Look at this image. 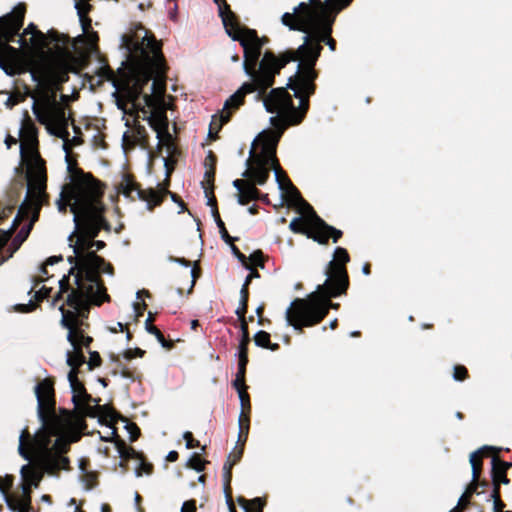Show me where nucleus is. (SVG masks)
<instances>
[{
	"mask_svg": "<svg viewBox=\"0 0 512 512\" xmlns=\"http://www.w3.org/2000/svg\"><path fill=\"white\" fill-rule=\"evenodd\" d=\"M38 402L37 414L41 427L35 434H31L25 427L19 436V455L31 461L33 456L41 460L42 468L51 475L60 470H68L70 461L64 456L70 450V441L63 436L75 418L74 412L60 408L56 412L54 381L45 378L35 386Z\"/></svg>",
	"mask_w": 512,
	"mask_h": 512,
	"instance_id": "1",
	"label": "nucleus"
},
{
	"mask_svg": "<svg viewBox=\"0 0 512 512\" xmlns=\"http://www.w3.org/2000/svg\"><path fill=\"white\" fill-rule=\"evenodd\" d=\"M141 41L124 36L128 49L135 54L129 79L118 88L127 100L136 106L142 97L149 108H155L166 90L168 66L162 52V43L153 33L141 27Z\"/></svg>",
	"mask_w": 512,
	"mask_h": 512,
	"instance_id": "2",
	"label": "nucleus"
},
{
	"mask_svg": "<svg viewBox=\"0 0 512 512\" xmlns=\"http://www.w3.org/2000/svg\"><path fill=\"white\" fill-rule=\"evenodd\" d=\"M335 20H328L317 28H311L303 37L304 42L297 49H293L295 62H298L297 71L289 77L287 88L294 92V97L300 101L299 116L295 123H302L310 108V97L316 92V80L319 72L316 63L325 43L331 51L336 50V40L331 36L332 25Z\"/></svg>",
	"mask_w": 512,
	"mask_h": 512,
	"instance_id": "3",
	"label": "nucleus"
},
{
	"mask_svg": "<svg viewBox=\"0 0 512 512\" xmlns=\"http://www.w3.org/2000/svg\"><path fill=\"white\" fill-rule=\"evenodd\" d=\"M265 79L256 78L244 82L241 87L232 94L224 103L223 111L220 115V125L218 129L228 123L234 111L238 110L245 103L247 94L256 93V100L262 101L267 112L277 114L270 118L272 126L280 133H283L290 126H297L296 117L299 116L300 104L294 105L292 96L287 91V87L272 88Z\"/></svg>",
	"mask_w": 512,
	"mask_h": 512,
	"instance_id": "4",
	"label": "nucleus"
},
{
	"mask_svg": "<svg viewBox=\"0 0 512 512\" xmlns=\"http://www.w3.org/2000/svg\"><path fill=\"white\" fill-rule=\"evenodd\" d=\"M222 23L226 33L234 41H238L244 50L243 69L250 79L261 78L268 85L275 84V77L290 62H295L293 49H287L278 55L271 50L262 54L261 43L257 31L241 27L235 13L223 16Z\"/></svg>",
	"mask_w": 512,
	"mask_h": 512,
	"instance_id": "5",
	"label": "nucleus"
},
{
	"mask_svg": "<svg viewBox=\"0 0 512 512\" xmlns=\"http://www.w3.org/2000/svg\"><path fill=\"white\" fill-rule=\"evenodd\" d=\"M68 171L71 174L70 183L63 186L56 204L61 213H66L69 206L74 222L78 223L86 217V212L90 214L104 204L105 187L91 173L77 167L76 163H68Z\"/></svg>",
	"mask_w": 512,
	"mask_h": 512,
	"instance_id": "6",
	"label": "nucleus"
},
{
	"mask_svg": "<svg viewBox=\"0 0 512 512\" xmlns=\"http://www.w3.org/2000/svg\"><path fill=\"white\" fill-rule=\"evenodd\" d=\"M105 211L106 207L103 204L90 214L86 212V217L75 223L76 231L70 235L69 241L72 242L73 238L77 237L75 244H70V246L75 254L81 253V259L85 266H93L100 273L113 275L112 264L92 250L94 238L99 235L100 231H111V224L104 216Z\"/></svg>",
	"mask_w": 512,
	"mask_h": 512,
	"instance_id": "7",
	"label": "nucleus"
},
{
	"mask_svg": "<svg viewBox=\"0 0 512 512\" xmlns=\"http://www.w3.org/2000/svg\"><path fill=\"white\" fill-rule=\"evenodd\" d=\"M272 132H263L255 140L261 145V151L255 153L252 149L250 151L251 157L246 161L247 169L242 173L243 177H253L254 181L259 185H264L270 176V170L275 173L276 181L280 190L285 189V178H289L286 172L280 166L279 160L276 156V149L281 137Z\"/></svg>",
	"mask_w": 512,
	"mask_h": 512,
	"instance_id": "8",
	"label": "nucleus"
},
{
	"mask_svg": "<svg viewBox=\"0 0 512 512\" xmlns=\"http://www.w3.org/2000/svg\"><path fill=\"white\" fill-rule=\"evenodd\" d=\"M25 14L26 4L19 3L12 12L0 17V68L8 76H16L32 70L18 59L19 49L10 45L19 35Z\"/></svg>",
	"mask_w": 512,
	"mask_h": 512,
	"instance_id": "9",
	"label": "nucleus"
},
{
	"mask_svg": "<svg viewBox=\"0 0 512 512\" xmlns=\"http://www.w3.org/2000/svg\"><path fill=\"white\" fill-rule=\"evenodd\" d=\"M328 293L314 291L306 298L294 299L286 310V321L295 330L312 327L323 321L330 309H338L339 304L333 303Z\"/></svg>",
	"mask_w": 512,
	"mask_h": 512,
	"instance_id": "10",
	"label": "nucleus"
},
{
	"mask_svg": "<svg viewBox=\"0 0 512 512\" xmlns=\"http://www.w3.org/2000/svg\"><path fill=\"white\" fill-rule=\"evenodd\" d=\"M340 11L332 0H309L308 3L301 2L292 13H284L281 22L290 30L307 33L328 20H335Z\"/></svg>",
	"mask_w": 512,
	"mask_h": 512,
	"instance_id": "11",
	"label": "nucleus"
},
{
	"mask_svg": "<svg viewBox=\"0 0 512 512\" xmlns=\"http://www.w3.org/2000/svg\"><path fill=\"white\" fill-rule=\"evenodd\" d=\"M304 211L308 214L307 218L295 217L290 222L289 228L293 233L305 235L321 245L328 244L330 238L337 243L343 236L341 230L327 224L310 204H306Z\"/></svg>",
	"mask_w": 512,
	"mask_h": 512,
	"instance_id": "12",
	"label": "nucleus"
},
{
	"mask_svg": "<svg viewBox=\"0 0 512 512\" xmlns=\"http://www.w3.org/2000/svg\"><path fill=\"white\" fill-rule=\"evenodd\" d=\"M46 169L44 162L41 159V164L38 165L33 171L28 173V191L27 195L18 209V213L13 220L12 230L17 229L23 220L31 216L35 212L37 205L42 206L48 201L46 189Z\"/></svg>",
	"mask_w": 512,
	"mask_h": 512,
	"instance_id": "13",
	"label": "nucleus"
},
{
	"mask_svg": "<svg viewBox=\"0 0 512 512\" xmlns=\"http://www.w3.org/2000/svg\"><path fill=\"white\" fill-rule=\"evenodd\" d=\"M110 300L104 281L101 280L99 283H84V285L76 286V289L68 294L66 305L76 310L78 319L83 321L88 318L91 305L100 306Z\"/></svg>",
	"mask_w": 512,
	"mask_h": 512,
	"instance_id": "14",
	"label": "nucleus"
},
{
	"mask_svg": "<svg viewBox=\"0 0 512 512\" xmlns=\"http://www.w3.org/2000/svg\"><path fill=\"white\" fill-rule=\"evenodd\" d=\"M29 96L34 99L32 111L37 121L40 124L46 125L51 134L63 139H67L69 132L67 131L66 127H63L62 129H54L49 124L52 117V111L57 104V96L39 84H37V88L34 92H29Z\"/></svg>",
	"mask_w": 512,
	"mask_h": 512,
	"instance_id": "15",
	"label": "nucleus"
},
{
	"mask_svg": "<svg viewBox=\"0 0 512 512\" xmlns=\"http://www.w3.org/2000/svg\"><path fill=\"white\" fill-rule=\"evenodd\" d=\"M48 35L50 40L54 42L56 54L69 72L78 74L88 66L89 54L74 55L69 51L70 37L68 35L59 33L55 29H50Z\"/></svg>",
	"mask_w": 512,
	"mask_h": 512,
	"instance_id": "16",
	"label": "nucleus"
},
{
	"mask_svg": "<svg viewBox=\"0 0 512 512\" xmlns=\"http://www.w3.org/2000/svg\"><path fill=\"white\" fill-rule=\"evenodd\" d=\"M68 380L73 393L72 402L76 408H80L81 405H84L88 415L93 417L95 416L93 412L94 408L90 406V403L94 402L96 404L95 409H97L98 412L105 414L112 422L117 421L115 410L107 405H99L100 399H95L88 394L84 383L79 380L78 375H75L74 372H69Z\"/></svg>",
	"mask_w": 512,
	"mask_h": 512,
	"instance_id": "17",
	"label": "nucleus"
},
{
	"mask_svg": "<svg viewBox=\"0 0 512 512\" xmlns=\"http://www.w3.org/2000/svg\"><path fill=\"white\" fill-rule=\"evenodd\" d=\"M326 280L322 285H318L317 290L322 293H328V298H336L347 293L350 285L347 268H334L327 266L325 269Z\"/></svg>",
	"mask_w": 512,
	"mask_h": 512,
	"instance_id": "18",
	"label": "nucleus"
},
{
	"mask_svg": "<svg viewBox=\"0 0 512 512\" xmlns=\"http://www.w3.org/2000/svg\"><path fill=\"white\" fill-rule=\"evenodd\" d=\"M119 192L132 200L138 198L145 201L150 211L161 205L160 196L158 193L154 192V188L146 190L141 189L140 184L137 183L130 174L123 175V179L119 185Z\"/></svg>",
	"mask_w": 512,
	"mask_h": 512,
	"instance_id": "19",
	"label": "nucleus"
},
{
	"mask_svg": "<svg viewBox=\"0 0 512 512\" xmlns=\"http://www.w3.org/2000/svg\"><path fill=\"white\" fill-rule=\"evenodd\" d=\"M81 253L69 256L68 262L72 265L69 274H75V285H84V283H99L103 280L101 273L93 266H85L81 259Z\"/></svg>",
	"mask_w": 512,
	"mask_h": 512,
	"instance_id": "20",
	"label": "nucleus"
},
{
	"mask_svg": "<svg viewBox=\"0 0 512 512\" xmlns=\"http://www.w3.org/2000/svg\"><path fill=\"white\" fill-rule=\"evenodd\" d=\"M244 179H236L233 186L238 190V203L247 205L250 201L257 200L260 197V190L256 187L259 185L253 177H245Z\"/></svg>",
	"mask_w": 512,
	"mask_h": 512,
	"instance_id": "21",
	"label": "nucleus"
},
{
	"mask_svg": "<svg viewBox=\"0 0 512 512\" xmlns=\"http://www.w3.org/2000/svg\"><path fill=\"white\" fill-rule=\"evenodd\" d=\"M501 450V448L485 445L470 454L469 462L472 467V480L474 482H479L483 470V458L491 456L492 453H500Z\"/></svg>",
	"mask_w": 512,
	"mask_h": 512,
	"instance_id": "22",
	"label": "nucleus"
},
{
	"mask_svg": "<svg viewBox=\"0 0 512 512\" xmlns=\"http://www.w3.org/2000/svg\"><path fill=\"white\" fill-rule=\"evenodd\" d=\"M59 310L62 314L61 325L68 329L67 340L69 342H73L75 333H80V328L84 325V322L81 319H78L76 310L72 311L65 309V304H62L59 307Z\"/></svg>",
	"mask_w": 512,
	"mask_h": 512,
	"instance_id": "23",
	"label": "nucleus"
},
{
	"mask_svg": "<svg viewBox=\"0 0 512 512\" xmlns=\"http://www.w3.org/2000/svg\"><path fill=\"white\" fill-rule=\"evenodd\" d=\"M30 74L34 82L44 87L46 90L53 92L54 95L57 96V92L62 91V85L57 84L58 82L48 75L47 72H42V68L39 65L32 68Z\"/></svg>",
	"mask_w": 512,
	"mask_h": 512,
	"instance_id": "24",
	"label": "nucleus"
},
{
	"mask_svg": "<svg viewBox=\"0 0 512 512\" xmlns=\"http://www.w3.org/2000/svg\"><path fill=\"white\" fill-rule=\"evenodd\" d=\"M150 127L157 133V138H161L168 132V118L165 110H155L147 117Z\"/></svg>",
	"mask_w": 512,
	"mask_h": 512,
	"instance_id": "25",
	"label": "nucleus"
},
{
	"mask_svg": "<svg viewBox=\"0 0 512 512\" xmlns=\"http://www.w3.org/2000/svg\"><path fill=\"white\" fill-rule=\"evenodd\" d=\"M42 68V72H47L53 79L63 86L69 80V71L66 66L58 59L54 64H38Z\"/></svg>",
	"mask_w": 512,
	"mask_h": 512,
	"instance_id": "26",
	"label": "nucleus"
},
{
	"mask_svg": "<svg viewBox=\"0 0 512 512\" xmlns=\"http://www.w3.org/2000/svg\"><path fill=\"white\" fill-rule=\"evenodd\" d=\"M286 187L285 189H281L283 193H285V198L287 205L289 207H301L306 209V204H309L305 201L300 193V191L295 187L290 178H285Z\"/></svg>",
	"mask_w": 512,
	"mask_h": 512,
	"instance_id": "27",
	"label": "nucleus"
},
{
	"mask_svg": "<svg viewBox=\"0 0 512 512\" xmlns=\"http://www.w3.org/2000/svg\"><path fill=\"white\" fill-rule=\"evenodd\" d=\"M121 457L123 458H133V459H139L140 465L136 469L137 476H141L143 473L147 475H151L154 470V466L152 463H149L145 460L144 456L142 454H139L135 449L132 447H126L124 445V450H120Z\"/></svg>",
	"mask_w": 512,
	"mask_h": 512,
	"instance_id": "28",
	"label": "nucleus"
},
{
	"mask_svg": "<svg viewBox=\"0 0 512 512\" xmlns=\"http://www.w3.org/2000/svg\"><path fill=\"white\" fill-rule=\"evenodd\" d=\"M70 344L73 346V351L67 353V364L71 368L69 372H74L75 375H78L80 367L86 363V357L80 345L75 344L74 340Z\"/></svg>",
	"mask_w": 512,
	"mask_h": 512,
	"instance_id": "29",
	"label": "nucleus"
},
{
	"mask_svg": "<svg viewBox=\"0 0 512 512\" xmlns=\"http://www.w3.org/2000/svg\"><path fill=\"white\" fill-rule=\"evenodd\" d=\"M223 480H224V493L227 502V506L230 512L236 510L233 497H232V488H231V480H232V472H231V464H224L223 466Z\"/></svg>",
	"mask_w": 512,
	"mask_h": 512,
	"instance_id": "30",
	"label": "nucleus"
},
{
	"mask_svg": "<svg viewBox=\"0 0 512 512\" xmlns=\"http://www.w3.org/2000/svg\"><path fill=\"white\" fill-rule=\"evenodd\" d=\"M75 8L77 10L83 32H88L92 27V20L88 16L89 12L93 8L92 5L86 2L76 1Z\"/></svg>",
	"mask_w": 512,
	"mask_h": 512,
	"instance_id": "31",
	"label": "nucleus"
},
{
	"mask_svg": "<svg viewBox=\"0 0 512 512\" xmlns=\"http://www.w3.org/2000/svg\"><path fill=\"white\" fill-rule=\"evenodd\" d=\"M22 483H29L30 486L38 487L42 479V473L34 466L26 464L21 468Z\"/></svg>",
	"mask_w": 512,
	"mask_h": 512,
	"instance_id": "32",
	"label": "nucleus"
},
{
	"mask_svg": "<svg viewBox=\"0 0 512 512\" xmlns=\"http://www.w3.org/2000/svg\"><path fill=\"white\" fill-rule=\"evenodd\" d=\"M153 315L151 312L148 314V318L145 321V329L148 333L154 335L158 342L162 345V347L166 349H172L174 344L172 341H167L163 335V333L155 326L153 325Z\"/></svg>",
	"mask_w": 512,
	"mask_h": 512,
	"instance_id": "33",
	"label": "nucleus"
},
{
	"mask_svg": "<svg viewBox=\"0 0 512 512\" xmlns=\"http://www.w3.org/2000/svg\"><path fill=\"white\" fill-rule=\"evenodd\" d=\"M21 131L23 132L25 139L28 140L30 143L37 142L38 130L34 122L32 121L31 117L29 116L28 112H25V116L22 121Z\"/></svg>",
	"mask_w": 512,
	"mask_h": 512,
	"instance_id": "34",
	"label": "nucleus"
},
{
	"mask_svg": "<svg viewBox=\"0 0 512 512\" xmlns=\"http://www.w3.org/2000/svg\"><path fill=\"white\" fill-rule=\"evenodd\" d=\"M350 261L348 251L343 247H337L334 251L333 260L329 261L327 266L334 268H347L346 265Z\"/></svg>",
	"mask_w": 512,
	"mask_h": 512,
	"instance_id": "35",
	"label": "nucleus"
},
{
	"mask_svg": "<svg viewBox=\"0 0 512 512\" xmlns=\"http://www.w3.org/2000/svg\"><path fill=\"white\" fill-rule=\"evenodd\" d=\"M254 342L256 346L269 349L271 351H277L280 348L278 343L271 342L270 334L264 330H260L254 335Z\"/></svg>",
	"mask_w": 512,
	"mask_h": 512,
	"instance_id": "36",
	"label": "nucleus"
},
{
	"mask_svg": "<svg viewBox=\"0 0 512 512\" xmlns=\"http://www.w3.org/2000/svg\"><path fill=\"white\" fill-rule=\"evenodd\" d=\"M166 148L169 158L175 159L176 156L180 154V150L177 145L174 143V140L170 133H166L165 136L159 138L158 142V150H161L162 147Z\"/></svg>",
	"mask_w": 512,
	"mask_h": 512,
	"instance_id": "37",
	"label": "nucleus"
},
{
	"mask_svg": "<svg viewBox=\"0 0 512 512\" xmlns=\"http://www.w3.org/2000/svg\"><path fill=\"white\" fill-rule=\"evenodd\" d=\"M39 216H40V205H37L35 208V212L31 216L29 224L20 229V231L14 238V242H18L20 245L27 239V237L29 236V234L33 228L34 223L38 221Z\"/></svg>",
	"mask_w": 512,
	"mask_h": 512,
	"instance_id": "38",
	"label": "nucleus"
},
{
	"mask_svg": "<svg viewBox=\"0 0 512 512\" xmlns=\"http://www.w3.org/2000/svg\"><path fill=\"white\" fill-rule=\"evenodd\" d=\"M478 488H479V482H474V480H472L471 483L467 486L463 495L460 497L456 509H459V511L466 509L470 504L471 497L475 493H478L477 492Z\"/></svg>",
	"mask_w": 512,
	"mask_h": 512,
	"instance_id": "39",
	"label": "nucleus"
},
{
	"mask_svg": "<svg viewBox=\"0 0 512 512\" xmlns=\"http://www.w3.org/2000/svg\"><path fill=\"white\" fill-rule=\"evenodd\" d=\"M21 489V496L12 495L11 498L19 505H23L26 508H32V486H30L29 483H22Z\"/></svg>",
	"mask_w": 512,
	"mask_h": 512,
	"instance_id": "40",
	"label": "nucleus"
},
{
	"mask_svg": "<svg viewBox=\"0 0 512 512\" xmlns=\"http://www.w3.org/2000/svg\"><path fill=\"white\" fill-rule=\"evenodd\" d=\"M213 217L215 219V222L219 228V232L221 234V238L225 243H232L238 240L237 237H232L229 235L224 222L222 221L218 208L213 209Z\"/></svg>",
	"mask_w": 512,
	"mask_h": 512,
	"instance_id": "41",
	"label": "nucleus"
},
{
	"mask_svg": "<svg viewBox=\"0 0 512 512\" xmlns=\"http://www.w3.org/2000/svg\"><path fill=\"white\" fill-rule=\"evenodd\" d=\"M492 482L496 481L501 484H509L510 479L507 477V471L492 462L491 469Z\"/></svg>",
	"mask_w": 512,
	"mask_h": 512,
	"instance_id": "42",
	"label": "nucleus"
},
{
	"mask_svg": "<svg viewBox=\"0 0 512 512\" xmlns=\"http://www.w3.org/2000/svg\"><path fill=\"white\" fill-rule=\"evenodd\" d=\"M134 134L137 138L138 144L142 148H148L149 147V135L146 130V128L140 124L135 125L134 127Z\"/></svg>",
	"mask_w": 512,
	"mask_h": 512,
	"instance_id": "43",
	"label": "nucleus"
},
{
	"mask_svg": "<svg viewBox=\"0 0 512 512\" xmlns=\"http://www.w3.org/2000/svg\"><path fill=\"white\" fill-rule=\"evenodd\" d=\"M14 476L11 474H6L4 477L0 476V492L4 495L5 502L7 503V496H12L9 494V490L12 488L14 484Z\"/></svg>",
	"mask_w": 512,
	"mask_h": 512,
	"instance_id": "44",
	"label": "nucleus"
},
{
	"mask_svg": "<svg viewBox=\"0 0 512 512\" xmlns=\"http://www.w3.org/2000/svg\"><path fill=\"white\" fill-rule=\"evenodd\" d=\"M110 360L116 364L117 368L120 369V374L123 378H127V379H134V373L132 370H130L126 365H124L121 360H120V357L116 354H111L110 355Z\"/></svg>",
	"mask_w": 512,
	"mask_h": 512,
	"instance_id": "45",
	"label": "nucleus"
},
{
	"mask_svg": "<svg viewBox=\"0 0 512 512\" xmlns=\"http://www.w3.org/2000/svg\"><path fill=\"white\" fill-rule=\"evenodd\" d=\"M208 461L202 459L199 454L194 453L187 462V467L197 471L202 472L205 469V465Z\"/></svg>",
	"mask_w": 512,
	"mask_h": 512,
	"instance_id": "46",
	"label": "nucleus"
},
{
	"mask_svg": "<svg viewBox=\"0 0 512 512\" xmlns=\"http://www.w3.org/2000/svg\"><path fill=\"white\" fill-rule=\"evenodd\" d=\"M248 258V261H250V265L253 266H256V267H260V268H264L265 267V256L263 254V252L258 249V250H255L253 253L250 254Z\"/></svg>",
	"mask_w": 512,
	"mask_h": 512,
	"instance_id": "47",
	"label": "nucleus"
},
{
	"mask_svg": "<svg viewBox=\"0 0 512 512\" xmlns=\"http://www.w3.org/2000/svg\"><path fill=\"white\" fill-rule=\"evenodd\" d=\"M47 40H49L50 43H53L51 40H50V37L47 34H44L42 31L40 30H37L35 33H34V36H32L31 38V42L34 44V45H37V46H40L42 48L44 47H47L48 46V42Z\"/></svg>",
	"mask_w": 512,
	"mask_h": 512,
	"instance_id": "48",
	"label": "nucleus"
},
{
	"mask_svg": "<svg viewBox=\"0 0 512 512\" xmlns=\"http://www.w3.org/2000/svg\"><path fill=\"white\" fill-rule=\"evenodd\" d=\"M74 341H75V344L80 345V348L82 349V347L88 348L90 346V344L93 342V338L85 335L84 330L81 327L80 333H75Z\"/></svg>",
	"mask_w": 512,
	"mask_h": 512,
	"instance_id": "49",
	"label": "nucleus"
},
{
	"mask_svg": "<svg viewBox=\"0 0 512 512\" xmlns=\"http://www.w3.org/2000/svg\"><path fill=\"white\" fill-rule=\"evenodd\" d=\"M243 452L244 448L236 445L234 450L229 454L228 459L224 464H231L232 469L233 466L242 458Z\"/></svg>",
	"mask_w": 512,
	"mask_h": 512,
	"instance_id": "50",
	"label": "nucleus"
},
{
	"mask_svg": "<svg viewBox=\"0 0 512 512\" xmlns=\"http://www.w3.org/2000/svg\"><path fill=\"white\" fill-rule=\"evenodd\" d=\"M231 247L233 255L241 262L246 269H251V265L248 262V258L239 250V248L232 243H228Z\"/></svg>",
	"mask_w": 512,
	"mask_h": 512,
	"instance_id": "51",
	"label": "nucleus"
},
{
	"mask_svg": "<svg viewBox=\"0 0 512 512\" xmlns=\"http://www.w3.org/2000/svg\"><path fill=\"white\" fill-rule=\"evenodd\" d=\"M171 183V178L165 177L162 184H159L158 189H154V192L158 193L161 199V203L164 201L165 197L168 196L171 191L169 190V186Z\"/></svg>",
	"mask_w": 512,
	"mask_h": 512,
	"instance_id": "52",
	"label": "nucleus"
},
{
	"mask_svg": "<svg viewBox=\"0 0 512 512\" xmlns=\"http://www.w3.org/2000/svg\"><path fill=\"white\" fill-rule=\"evenodd\" d=\"M469 377L467 368L464 365H455L453 368V378L456 381H464Z\"/></svg>",
	"mask_w": 512,
	"mask_h": 512,
	"instance_id": "53",
	"label": "nucleus"
},
{
	"mask_svg": "<svg viewBox=\"0 0 512 512\" xmlns=\"http://www.w3.org/2000/svg\"><path fill=\"white\" fill-rule=\"evenodd\" d=\"M232 386L239 391L247 390L248 386L246 385V374L237 372L236 378L232 382Z\"/></svg>",
	"mask_w": 512,
	"mask_h": 512,
	"instance_id": "54",
	"label": "nucleus"
},
{
	"mask_svg": "<svg viewBox=\"0 0 512 512\" xmlns=\"http://www.w3.org/2000/svg\"><path fill=\"white\" fill-rule=\"evenodd\" d=\"M215 174H216L215 167L206 168V171L204 174L205 179L202 182V184L204 183V186H206L208 188H214Z\"/></svg>",
	"mask_w": 512,
	"mask_h": 512,
	"instance_id": "55",
	"label": "nucleus"
},
{
	"mask_svg": "<svg viewBox=\"0 0 512 512\" xmlns=\"http://www.w3.org/2000/svg\"><path fill=\"white\" fill-rule=\"evenodd\" d=\"M238 395H239V399L241 402V409L243 411H247L248 413H251L250 396H249L247 390L239 391Z\"/></svg>",
	"mask_w": 512,
	"mask_h": 512,
	"instance_id": "56",
	"label": "nucleus"
},
{
	"mask_svg": "<svg viewBox=\"0 0 512 512\" xmlns=\"http://www.w3.org/2000/svg\"><path fill=\"white\" fill-rule=\"evenodd\" d=\"M214 2L218 5L219 16L221 19H223V16L226 17V15L229 16L231 13H234L226 0H214Z\"/></svg>",
	"mask_w": 512,
	"mask_h": 512,
	"instance_id": "57",
	"label": "nucleus"
},
{
	"mask_svg": "<svg viewBox=\"0 0 512 512\" xmlns=\"http://www.w3.org/2000/svg\"><path fill=\"white\" fill-rule=\"evenodd\" d=\"M126 429L129 433V439L131 442H134L139 438L141 432H140V428L137 426L136 423L128 422L126 425Z\"/></svg>",
	"mask_w": 512,
	"mask_h": 512,
	"instance_id": "58",
	"label": "nucleus"
},
{
	"mask_svg": "<svg viewBox=\"0 0 512 512\" xmlns=\"http://www.w3.org/2000/svg\"><path fill=\"white\" fill-rule=\"evenodd\" d=\"M38 307V304L34 302L33 300H30L27 304H17L15 305L14 309L18 313H29Z\"/></svg>",
	"mask_w": 512,
	"mask_h": 512,
	"instance_id": "59",
	"label": "nucleus"
},
{
	"mask_svg": "<svg viewBox=\"0 0 512 512\" xmlns=\"http://www.w3.org/2000/svg\"><path fill=\"white\" fill-rule=\"evenodd\" d=\"M145 351L142 350L141 348H129V349H126L124 352H123V357L126 359V360H132L133 358L135 357H140L142 358L144 355H145Z\"/></svg>",
	"mask_w": 512,
	"mask_h": 512,
	"instance_id": "60",
	"label": "nucleus"
},
{
	"mask_svg": "<svg viewBox=\"0 0 512 512\" xmlns=\"http://www.w3.org/2000/svg\"><path fill=\"white\" fill-rule=\"evenodd\" d=\"M90 359L88 361V369L93 370L96 367H99L102 363V359L100 354L97 351H90Z\"/></svg>",
	"mask_w": 512,
	"mask_h": 512,
	"instance_id": "61",
	"label": "nucleus"
},
{
	"mask_svg": "<svg viewBox=\"0 0 512 512\" xmlns=\"http://www.w3.org/2000/svg\"><path fill=\"white\" fill-rule=\"evenodd\" d=\"M7 506L11 511H17V512H32V508H26L23 505L17 504L11 496H7Z\"/></svg>",
	"mask_w": 512,
	"mask_h": 512,
	"instance_id": "62",
	"label": "nucleus"
},
{
	"mask_svg": "<svg viewBox=\"0 0 512 512\" xmlns=\"http://www.w3.org/2000/svg\"><path fill=\"white\" fill-rule=\"evenodd\" d=\"M51 288H48L46 286H42L38 291L35 292L34 295V302H36L38 305L43 300L47 299L50 296Z\"/></svg>",
	"mask_w": 512,
	"mask_h": 512,
	"instance_id": "63",
	"label": "nucleus"
},
{
	"mask_svg": "<svg viewBox=\"0 0 512 512\" xmlns=\"http://www.w3.org/2000/svg\"><path fill=\"white\" fill-rule=\"evenodd\" d=\"M183 438L186 442V448L187 449H193L200 446V442L196 439H194V436L192 432L186 431L183 434Z\"/></svg>",
	"mask_w": 512,
	"mask_h": 512,
	"instance_id": "64",
	"label": "nucleus"
}]
</instances>
